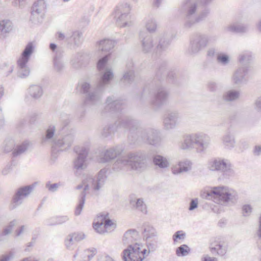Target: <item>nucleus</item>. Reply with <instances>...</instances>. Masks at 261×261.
Instances as JSON below:
<instances>
[{
  "label": "nucleus",
  "instance_id": "1",
  "mask_svg": "<svg viewBox=\"0 0 261 261\" xmlns=\"http://www.w3.org/2000/svg\"><path fill=\"white\" fill-rule=\"evenodd\" d=\"M114 77L112 68L106 67L98 82L96 86L92 85L87 81H82L80 83L81 91L85 96V105H94L100 102L102 92L106 86L109 84Z\"/></svg>",
  "mask_w": 261,
  "mask_h": 261
},
{
  "label": "nucleus",
  "instance_id": "2",
  "mask_svg": "<svg viewBox=\"0 0 261 261\" xmlns=\"http://www.w3.org/2000/svg\"><path fill=\"white\" fill-rule=\"evenodd\" d=\"M139 40L143 53H152L156 55H160L167 51L171 44V40L165 35L153 37L144 31L139 32Z\"/></svg>",
  "mask_w": 261,
  "mask_h": 261
},
{
  "label": "nucleus",
  "instance_id": "3",
  "mask_svg": "<svg viewBox=\"0 0 261 261\" xmlns=\"http://www.w3.org/2000/svg\"><path fill=\"white\" fill-rule=\"evenodd\" d=\"M146 166V155L142 151L130 152L118 158L113 165V169L118 171L129 169L141 171Z\"/></svg>",
  "mask_w": 261,
  "mask_h": 261
},
{
  "label": "nucleus",
  "instance_id": "4",
  "mask_svg": "<svg viewBox=\"0 0 261 261\" xmlns=\"http://www.w3.org/2000/svg\"><path fill=\"white\" fill-rule=\"evenodd\" d=\"M199 5L197 0H185L181 4L180 10L185 14L184 27L189 29L196 23L203 20L209 13L207 9L198 13Z\"/></svg>",
  "mask_w": 261,
  "mask_h": 261
},
{
  "label": "nucleus",
  "instance_id": "5",
  "mask_svg": "<svg viewBox=\"0 0 261 261\" xmlns=\"http://www.w3.org/2000/svg\"><path fill=\"white\" fill-rule=\"evenodd\" d=\"M211 139L209 135L199 132L185 135L179 143L181 150L196 149L197 152L202 153L210 146Z\"/></svg>",
  "mask_w": 261,
  "mask_h": 261
},
{
  "label": "nucleus",
  "instance_id": "6",
  "mask_svg": "<svg viewBox=\"0 0 261 261\" xmlns=\"http://www.w3.org/2000/svg\"><path fill=\"white\" fill-rule=\"evenodd\" d=\"M153 89L155 90L156 92L154 94L153 98L150 101V105L153 109L156 110L167 103L169 92L163 87L161 81L159 82L154 81L144 88L141 100L143 101L148 95L151 94Z\"/></svg>",
  "mask_w": 261,
  "mask_h": 261
},
{
  "label": "nucleus",
  "instance_id": "7",
  "mask_svg": "<svg viewBox=\"0 0 261 261\" xmlns=\"http://www.w3.org/2000/svg\"><path fill=\"white\" fill-rule=\"evenodd\" d=\"M218 39L219 36L214 34L210 35L196 34L190 38L187 52L190 55H197L209 44L215 43Z\"/></svg>",
  "mask_w": 261,
  "mask_h": 261
},
{
  "label": "nucleus",
  "instance_id": "8",
  "mask_svg": "<svg viewBox=\"0 0 261 261\" xmlns=\"http://www.w3.org/2000/svg\"><path fill=\"white\" fill-rule=\"evenodd\" d=\"M139 125L137 120L132 117L126 115H122L119 117L114 125H106L101 131V135L106 138L109 136L114 131L120 129L133 132L137 129Z\"/></svg>",
  "mask_w": 261,
  "mask_h": 261
},
{
  "label": "nucleus",
  "instance_id": "9",
  "mask_svg": "<svg viewBox=\"0 0 261 261\" xmlns=\"http://www.w3.org/2000/svg\"><path fill=\"white\" fill-rule=\"evenodd\" d=\"M207 195L209 199L221 205H225L229 202H234L237 199L234 190L224 186L213 187L207 191Z\"/></svg>",
  "mask_w": 261,
  "mask_h": 261
},
{
  "label": "nucleus",
  "instance_id": "10",
  "mask_svg": "<svg viewBox=\"0 0 261 261\" xmlns=\"http://www.w3.org/2000/svg\"><path fill=\"white\" fill-rule=\"evenodd\" d=\"M107 169L103 168L101 169L97 176L94 178L92 175H87L83 179L82 183L76 186L77 190L83 188V192L86 193V191L92 188L95 192L99 191L104 186L107 178Z\"/></svg>",
  "mask_w": 261,
  "mask_h": 261
},
{
  "label": "nucleus",
  "instance_id": "11",
  "mask_svg": "<svg viewBox=\"0 0 261 261\" xmlns=\"http://www.w3.org/2000/svg\"><path fill=\"white\" fill-rule=\"evenodd\" d=\"M35 44L32 42H29L25 46L21 56L17 61L18 70L17 71L18 77L25 79L29 76L30 73L29 67L27 65L32 54L35 50Z\"/></svg>",
  "mask_w": 261,
  "mask_h": 261
},
{
  "label": "nucleus",
  "instance_id": "12",
  "mask_svg": "<svg viewBox=\"0 0 261 261\" xmlns=\"http://www.w3.org/2000/svg\"><path fill=\"white\" fill-rule=\"evenodd\" d=\"M207 168L212 171L220 172L223 179L229 178L234 175L231 164L226 159L220 158L212 159L208 162Z\"/></svg>",
  "mask_w": 261,
  "mask_h": 261
},
{
  "label": "nucleus",
  "instance_id": "13",
  "mask_svg": "<svg viewBox=\"0 0 261 261\" xmlns=\"http://www.w3.org/2000/svg\"><path fill=\"white\" fill-rule=\"evenodd\" d=\"M137 121L140 123L138 120ZM140 123H139L137 129H135L133 132H129L130 134H133L134 132L137 131V140L141 139L152 145H156L159 144L161 141V138L160 133L158 130L152 128L143 129L140 128Z\"/></svg>",
  "mask_w": 261,
  "mask_h": 261
},
{
  "label": "nucleus",
  "instance_id": "14",
  "mask_svg": "<svg viewBox=\"0 0 261 261\" xmlns=\"http://www.w3.org/2000/svg\"><path fill=\"white\" fill-rule=\"evenodd\" d=\"M74 149L77 156L74 161L73 166L75 174L79 176L82 171L87 168L86 159L89 152L90 145L87 144L81 147L76 146Z\"/></svg>",
  "mask_w": 261,
  "mask_h": 261
},
{
  "label": "nucleus",
  "instance_id": "15",
  "mask_svg": "<svg viewBox=\"0 0 261 261\" xmlns=\"http://www.w3.org/2000/svg\"><path fill=\"white\" fill-rule=\"evenodd\" d=\"M129 5L125 3L118 6L114 11L117 25L120 28L130 27L133 24L129 15Z\"/></svg>",
  "mask_w": 261,
  "mask_h": 261
},
{
  "label": "nucleus",
  "instance_id": "16",
  "mask_svg": "<svg viewBox=\"0 0 261 261\" xmlns=\"http://www.w3.org/2000/svg\"><path fill=\"white\" fill-rule=\"evenodd\" d=\"M146 251L145 249L141 250L138 243L134 245H129L122 252V259L124 261H142Z\"/></svg>",
  "mask_w": 261,
  "mask_h": 261
},
{
  "label": "nucleus",
  "instance_id": "17",
  "mask_svg": "<svg viewBox=\"0 0 261 261\" xmlns=\"http://www.w3.org/2000/svg\"><path fill=\"white\" fill-rule=\"evenodd\" d=\"M34 186L28 185L18 188L12 197L11 208L13 210L22 203L24 199L32 192Z\"/></svg>",
  "mask_w": 261,
  "mask_h": 261
},
{
  "label": "nucleus",
  "instance_id": "18",
  "mask_svg": "<svg viewBox=\"0 0 261 261\" xmlns=\"http://www.w3.org/2000/svg\"><path fill=\"white\" fill-rule=\"evenodd\" d=\"M89 55L83 52L73 54L70 58L69 64L71 68L75 70H80L85 68L89 61Z\"/></svg>",
  "mask_w": 261,
  "mask_h": 261
},
{
  "label": "nucleus",
  "instance_id": "19",
  "mask_svg": "<svg viewBox=\"0 0 261 261\" xmlns=\"http://www.w3.org/2000/svg\"><path fill=\"white\" fill-rule=\"evenodd\" d=\"M124 107V102L122 100L117 99L113 96H109L107 98L106 105L101 113L102 114L116 113L121 112Z\"/></svg>",
  "mask_w": 261,
  "mask_h": 261
},
{
  "label": "nucleus",
  "instance_id": "20",
  "mask_svg": "<svg viewBox=\"0 0 261 261\" xmlns=\"http://www.w3.org/2000/svg\"><path fill=\"white\" fill-rule=\"evenodd\" d=\"M248 67L246 65H241L238 67L233 72L231 81L233 85L240 86L247 83L248 81Z\"/></svg>",
  "mask_w": 261,
  "mask_h": 261
},
{
  "label": "nucleus",
  "instance_id": "21",
  "mask_svg": "<svg viewBox=\"0 0 261 261\" xmlns=\"http://www.w3.org/2000/svg\"><path fill=\"white\" fill-rule=\"evenodd\" d=\"M75 140L74 134L70 133L58 138L55 143V152L59 150H65L69 149L73 144Z\"/></svg>",
  "mask_w": 261,
  "mask_h": 261
},
{
  "label": "nucleus",
  "instance_id": "22",
  "mask_svg": "<svg viewBox=\"0 0 261 261\" xmlns=\"http://www.w3.org/2000/svg\"><path fill=\"white\" fill-rule=\"evenodd\" d=\"M180 119V114L176 111H169L167 113L164 118L163 125L166 130L175 128L179 123Z\"/></svg>",
  "mask_w": 261,
  "mask_h": 261
},
{
  "label": "nucleus",
  "instance_id": "23",
  "mask_svg": "<svg viewBox=\"0 0 261 261\" xmlns=\"http://www.w3.org/2000/svg\"><path fill=\"white\" fill-rule=\"evenodd\" d=\"M122 151V149L118 146L108 149L100 153L98 161L100 163L109 162L120 155Z\"/></svg>",
  "mask_w": 261,
  "mask_h": 261
},
{
  "label": "nucleus",
  "instance_id": "24",
  "mask_svg": "<svg viewBox=\"0 0 261 261\" xmlns=\"http://www.w3.org/2000/svg\"><path fill=\"white\" fill-rule=\"evenodd\" d=\"M56 127L54 125L48 126L42 137L41 143L43 144H50L52 146V153L55 152V143L58 138L55 136Z\"/></svg>",
  "mask_w": 261,
  "mask_h": 261
},
{
  "label": "nucleus",
  "instance_id": "25",
  "mask_svg": "<svg viewBox=\"0 0 261 261\" xmlns=\"http://www.w3.org/2000/svg\"><path fill=\"white\" fill-rule=\"evenodd\" d=\"M192 162L188 160H184L173 165L171 172L174 175H178L187 173L192 169Z\"/></svg>",
  "mask_w": 261,
  "mask_h": 261
},
{
  "label": "nucleus",
  "instance_id": "26",
  "mask_svg": "<svg viewBox=\"0 0 261 261\" xmlns=\"http://www.w3.org/2000/svg\"><path fill=\"white\" fill-rule=\"evenodd\" d=\"M210 250L213 254L222 256L226 253L227 247L223 241L216 240L211 244Z\"/></svg>",
  "mask_w": 261,
  "mask_h": 261
},
{
  "label": "nucleus",
  "instance_id": "27",
  "mask_svg": "<svg viewBox=\"0 0 261 261\" xmlns=\"http://www.w3.org/2000/svg\"><path fill=\"white\" fill-rule=\"evenodd\" d=\"M139 234L138 232L135 229L127 230L124 234L122 238V242L125 245H134L139 239Z\"/></svg>",
  "mask_w": 261,
  "mask_h": 261
},
{
  "label": "nucleus",
  "instance_id": "28",
  "mask_svg": "<svg viewBox=\"0 0 261 261\" xmlns=\"http://www.w3.org/2000/svg\"><path fill=\"white\" fill-rule=\"evenodd\" d=\"M249 27L247 24L235 22L225 26L223 30L226 33H244L248 31Z\"/></svg>",
  "mask_w": 261,
  "mask_h": 261
},
{
  "label": "nucleus",
  "instance_id": "29",
  "mask_svg": "<svg viewBox=\"0 0 261 261\" xmlns=\"http://www.w3.org/2000/svg\"><path fill=\"white\" fill-rule=\"evenodd\" d=\"M133 63L130 61L126 64V70L124 72L122 77L121 79V82L125 85H130L134 81L135 72L132 69Z\"/></svg>",
  "mask_w": 261,
  "mask_h": 261
},
{
  "label": "nucleus",
  "instance_id": "30",
  "mask_svg": "<svg viewBox=\"0 0 261 261\" xmlns=\"http://www.w3.org/2000/svg\"><path fill=\"white\" fill-rule=\"evenodd\" d=\"M129 203L133 208L137 210L143 214H146L147 206L142 198H138L134 195H130Z\"/></svg>",
  "mask_w": 261,
  "mask_h": 261
},
{
  "label": "nucleus",
  "instance_id": "31",
  "mask_svg": "<svg viewBox=\"0 0 261 261\" xmlns=\"http://www.w3.org/2000/svg\"><path fill=\"white\" fill-rule=\"evenodd\" d=\"M53 68L55 71L61 73L65 68V64L63 60V54L61 50H57L53 58Z\"/></svg>",
  "mask_w": 261,
  "mask_h": 261
},
{
  "label": "nucleus",
  "instance_id": "32",
  "mask_svg": "<svg viewBox=\"0 0 261 261\" xmlns=\"http://www.w3.org/2000/svg\"><path fill=\"white\" fill-rule=\"evenodd\" d=\"M116 42L110 39H104L99 41L97 43L98 49L105 53H110L111 50L114 47Z\"/></svg>",
  "mask_w": 261,
  "mask_h": 261
},
{
  "label": "nucleus",
  "instance_id": "33",
  "mask_svg": "<svg viewBox=\"0 0 261 261\" xmlns=\"http://www.w3.org/2000/svg\"><path fill=\"white\" fill-rule=\"evenodd\" d=\"M222 143L225 148L231 149L235 146L234 136L230 132H227L222 137Z\"/></svg>",
  "mask_w": 261,
  "mask_h": 261
},
{
  "label": "nucleus",
  "instance_id": "34",
  "mask_svg": "<svg viewBox=\"0 0 261 261\" xmlns=\"http://www.w3.org/2000/svg\"><path fill=\"white\" fill-rule=\"evenodd\" d=\"M241 93L240 91L231 89L224 92L222 95L223 100L227 102L237 101L240 98Z\"/></svg>",
  "mask_w": 261,
  "mask_h": 261
},
{
  "label": "nucleus",
  "instance_id": "35",
  "mask_svg": "<svg viewBox=\"0 0 261 261\" xmlns=\"http://www.w3.org/2000/svg\"><path fill=\"white\" fill-rule=\"evenodd\" d=\"M108 218V213L100 214L98 215L93 227L99 233H103L105 231L102 230V226Z\"/></svg>",
  "mask_w": 261,
  "mask_h": 261
},
{
  "label": "nucleus",
  "instance_id": "36",
  "mask_svg": "<svg viewBox=\"0 0 261 261\" xmlns=\"http://www.w3.org/2000/svg\"><path fill=\"white\" fill-rule=\"evenodd\" d=\"M153 164L160 169H166L169 166L168 160L162 155L156 154L152 158Z\"/></svg>",
  "mask_w": 261,
  "mask_h": 261
},
{
  "label": "nucleus",
  "instance_id": "37",
  "mask_svg": "<svg viewBox=\"0 0 261 261\" xmlns=\"http://www.w3.org/2000/svg\"><path fill=\"white\" fill-rule=\"evenodd\" d=\"M28 92L31 97L38 99L43 94L42 87L38 85H32L28 89Z\"/></svg>",
  "mask_w": 261,
  "mask_h": 261
},
{
  "label": "nucleus",
  "instance_id": "38",
  "mask_svg": "<svg viewBox=\"0 0 261 261\" xmlns=\"http://www.w3.org/2000/svg\"><path fill=\"white\" fill-rule=\"evenodd\" d=\"M144 229L142 232L143 237L145 240H149L152 238H155L157 237V232L154 227L149 225H144L143 226Z\"/></svg>",
  "mask_w": 261,
  "mask_h": 261
},
{
  "label": "nucleus",
  "instance_id": "39",
  "mask_svg": "<svg viewBox=\"0 0 261 261\" xmlns=\"http://www.w3.org/2000/svg\"><path fill=\"white\" fill-rule=\"evenodd\" d=\"M46 9V4L44 0H38L35 2L32 7V11L45 14Z\"/></svg>",
  "mask_w": 261,
  "mask_h": 261
},
{
  "label": "nucleus",
  "instance_id": "40",
  "mask_svg": "<svg viewBox=\"0 0 261 261\" xmlns=\"http://www.w3.org/2000/svg\"><path fill=\"white\" fill-rule=\"evenodd\" d=\"M13 28L12 22L9 19H4L0 21V31L3 34L10 32Z\"/></svg>",
  "mask_w": 261,
  "mask_h": 261
},
{
  "label": "nucleus",
  "instance_id": "41",
  "mask_svg": "<svg viewBox=\"0 0 261 261\" xmlns=\"http://www.w3.org/2000/svg\"><path fill=\"white\" fill-rule=\"evenodd\" d=\"M145 28L150 33H155L157 29V23L153 18H149L145 22Z\"/></svg>",
  "mask_w": 261,
  "mask_h": 261
},
{
  "label": "nucleus",
  "instance_id": "42",
  "mask_svg": "<svg viewBox=\"0 0 261 261\" xmlns=\"http://www.w3.org/2000/svg\"><path fill=\"white\" fill-rule=\"evenodd\" d=\"M252 57L251 52L246 51L241 53L238 57V61L242 64L245 65L246 64L248 63L252 60Z\"/></svg>",
  "mask_w": 261,
  "mask_h": 261
},
{
  "label": "nucleus",
  "instance_id": "43",
  "mask_svg": "<svg viewBox=\"0 0 261 261\" xmlns=\"http://www.w3.org/2000/svg\"><path fill=\"white\" fill-rule=\"evenodd\" d=\"M45 14L31 11L30 21L34 24H39L42 22Z\"/></svg>",
  "mask_w": 261,
  "mask_h": 261
},
{
  "label": "nucleus",
  "instance_id": "44",
  "mask_svg": "<svg viewBox=\"0 0 261 261\" xmlns=\"http://www.w3.org/2000/svg\"><path fill=\"white\" fill-rule=\"evenodd\" d=\"M86 196V193H85L84 192L81 193L80 196L79 204L77 205L74 212V214L76 216H79L81 214L84 205L85 204Z\"/></svg>",
  "mask_w": 261,
  "mask_h": 261
},
{
  "label": "nucleus",
  "instance_id": "45",
  "mask_svg": "<svg viewBox=\"0 0 261 261\" xmlns=\"http://www.w3.org/2000/svg\"><path fill=\"white\" fill-rule=\"evenodd\" d=\"M111 56V53L108 54L102 58L100 59L97 64V68L99 71L102 72L105 70L106 64L109 60V59Z\"/></svg>",
  "mask_w": 261,
  "mask_h": 261
},
{
  "label": "nucleus",
  "instance_id": "46",
  "mask_svg": "<svg viewBox=\"0 0 261 261\" xmlns=\"http://www.w3.org/2000/svg\"><path fill=\"white\" fill-rule=\"evenodd\" d=\"M216 60L218 63L223 66H226L229 64L230 58L225 54L219 53L217 55Z\"/></svg>",
  "mask_w": 261,
  "mask_h": 261
},
{
  "label": "nucleus",
  "instance_id": "47",
  "mask_svg": "<svg viewBox=\"0 0 261 261\" xmlns=\"http://www.w3.org/2000/svg\"><path fill=\"white\" fill-rule=\"evenodd\" d=\"M190 252V249L188 245L184 244L177 247L176 250V254L178 256H185Z\"/></svg>",
  "mask_w": 261,
  "mask_h": 261
},
{
  "label": "nucleus",
  "instance_id": "48",
  "mask_svg": "<svg viewBox=\"0 0 261 261\" xmlns=\"http://www.w3.org/2000/svg\"><path fill=\"white\" fill-rule=\"evenodd\" d=\"M28 143L27 142H24L22 143L21 145H18L14 149L13 152V155L14 156H17L24 152H25L28 149Z\"/></svg>",
  "mask_w": 261,
  "mask_h": 261
},
{
  "label": "nucleus",
  "instance_id": "49",
  "mask_svg": "<svg viewBox=\"0 0 261 261\" xmlns=\"http://www.w3.org/2000/svg\"><path fill=\"white\" fill-rule=\"evenodd\" d=\"M75 241L71 233L66 236L64 240V245L66 248L69 250H72L74 249V243Z\"/></svg>",
  "mask_w": 261,
  "mask_h": 261
},
{
  "label": "nucleus",
  "instance_id": "50",
  "mask_svg": "<svg viewBox=\"0 0 261 261\" xmlns=\"http://www.w3.org/2000/svg\"><path fill=\"white\" fill-rule=\"evenodd\" d=\"M96 249L95 248L85 250L82 254L83 259L82 261H90L96 254Z\"/></svg>",
  "mask_w": 261,
  "mask_h": 261
},
{
  "label": "nucleus",
  "instance_id": "51",
  "mask_svg": "<svg viewBox=\"0 0 261 261\" xmlns=\"http://www.w3.org/2000/svg\"><path fill=\"white\" fill-rule=\"evenodd\" d=\"M17 221L15 219L10 222L9 224L3 229L2 232V236H6L11 233L13 227L17 224Z\"/></svg>",
  "mask_w": 261,
  "mask_h": 261
},
{
  "label": "nucleus",
  "instance_id": "52",
  "mask_svg": "<svg viewBox=\"0 0 261 261\" xmlns=\"http://www.w3.org/2000/svg\"><path fill=\"white\" fill-rule=\"evenodd\" d=\"M82 33L76 31L73 32L71 38L75 45H79L82 43Z\"/></svg>",
  "mask_w": 261,
  "mask_h": 261
},
{
  "label": "nucleus",
  "instance_id": "53",
  "mask_svg": "<svg viewBox=\"0 0 261 261\" xmlns=\"http://www.w3.org/2000/svg\"><path fill=\"white\" fill-rule=\"evenodd\" d=\"M147 247L150 251H154L157 248L158 238H152L149 240H146Z\"/></svg>",
  "mask_w": 261,
  "mask_h": 261
},
{
  "label": "nucleus",
  "instance_id": "54",
  "mask_svg": "<svg viewBox=\"0 0 261 261\" xmlns=\"http://www.w3.org/2000/svg\"><path fill=\"white\" fill-rule=\"evenodd\" d=\"M55 221H54L53 223H48V225H55L58 224H61L69 220V218L67 216H62L56 217L54 218Z\"/></svg>",
  "mask_w": 261,
  "mask_h": 261
},
{
  "label": "nucleus",
  "instance_id": "55",
  "mask_svg": "<svg viewBox=\"0 0 261 261\" xmlns=\"http://www.w3.org/2000/svg\"><path fill=\"white\" fill-rule=\"evenodd\" d=\"M15 143L14 141L12 139L6 140L5 142V146L4 147V150L6 152H9L14 149Z\"/></svg>",
  "mask_w": 261,
  "mask_h": 261
},
{
  "label": "nucleus",
  "instance_id": "56",
  "mask_svg": "<svg viewBox=\"0 0 261 261\" xmlns=\"http://www.w3.org/2000/svg\"><path fill=\"white\" fill-rule=\"evenodd\" d=\"M1 69L3 75L7 76L13 72L14 66L13 65H9L6 63H4Z\"/></svg>",
  "mask_w": 261,
  "mask_h": 261
},
{
  "label": "nucleus",
  "instance_id": "57",
  "mask_svg": "<svg viewBox=\"0 0 261 261\" xmlns=\"http://www.w3.org/2000/svg\"><path fill=\"white\" fill-rule=\"evenodd\" d=\"M167 71H166V64L165 63H163L159 66L158 67L157 71H156V76L158 78L161 77L162 75L164 76L166 75Z\"/></svg>",
  "mask_w": 261,
  "mask_h": 261
},
{
  "label": "nucleus",
  "instance_id": "58",
  "mask_svg": "<svg viewBox=\"0 0 261 261\" xmlns=\"http://www.w3.org/2000/svg\"><path fill=\"white\" fill-rule=\"evenodd\" d=\"M60 186L59 183L51 184L50 181H47L45 184V188L50 192H55L57 191Z\"/></svg>",
  "mask_w": 261,
  "mask_h": 261
},
{
  "label": "nucleus",
  "instance_id": "59",
  "mask_svg": "<svg viewBox=\"0 0 261 261\" xmlns=\"http://www.w3.org/2000/svg\"><path fill=\"white\" fill-rule=\"evenodd\" d=\"M115 224L108 217L102 226V230L105 231V232H107L110 231V227H112L113 229L115 228Z\"/></svg>",
  "mask_w": 261,
  "mask_h": 261
},
{
  "label": "nucleus",
  "instance_id": "60",
  "mask_svg": "<svg viewBox=\"0 0 261 261\" xmlns=\"http://www.w3.org/2000/svg\"><path fill=\"white\" fill-rule=\"evenodd\" d=\"M186 237V233L182 230L176 231L173 236V240L174 243L177 242L178 239L184 240Z\"/></svg>",
  "mask_w": 261,
  "mask_h": 261
},
{
  "label": "nucleus",
  "instance_id": "61",
  "mask_svg": "<svg viewBox=\"0 0 261 261\" xmlns=\"http://www.w3.org/2000/svg\"><path fill=\"white\" fill-rule=\"evenodd\" d=\"M207 90L211 92H215L218 89V84L214 81H209L206 85Z\"/></svg>",
  "mask_w": 261,
  "mask_h": 261
},
{
  "label": "nucleus",
  "instance_id": "62",
  "mask_svg": "<svg viewBox=\"0 0 261 261\" xmlns=\"http://www.w3.org/2000/svg\"><path fill=\"white\" fill-rule=\"evenodd\" d=\"M71 233L73 235L75 242H80L86 238V235L82 232H75Z\"/></svg>",
  "mask_w": 261,
  "mask_h": 261
},
{
  "label": "nucleus",
  "instance_id": "63",
  "mask_svg": "<svg viewBox=\"0 0 261 261\" xmlns=\"http://www.w3.org/2000/svg\"><path fill=\"white\" fill-rule=\"evenodd\" d=\"M254 109L258 112H261V95L258 97L254 103Z\"/></svg>",
  "mask_w": 261,
  "mask_h": 261
},
{
  "label": "nucleus",
  "instance_id": "64",
  "mask_svg": "<svg viewBox=\"0 0 261 261\" xmlns=\"http://www.w3.org/2000/svg\"><path fill=\"white\" fill-rule=\"evenodd\" d=\"M14 254L12 252H10L7 254L2 256L0 261H10L14 258Z\"/></svg>",
  "mask_w": 261,
  "mask_h": 261
}]
</instances>
